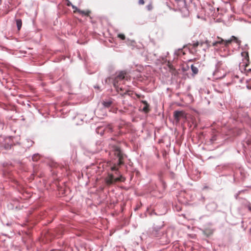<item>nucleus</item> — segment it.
<instances>
[{
	"label": "nucleus",
	"mask_w": 251,
	"mask_h": 251,
	"mask_svg": "<svg viewBox=\"0 0 251 251\" xmlns=\"http://www.w3.org/2000/svg\"><path fill=\"white\" fill-rule=\"evenodd\" d=\"M111 153L114 155V159L116 161L113 165L111 167V170L115 172V173L118 176L115 177L113 174H109L105 179L107 185H111L118 181H124L125 180V177L120 174L118 171L119 166L124 163V154L118 147H116Z\"/></svg>",
	"instance_id": "nucleus-1"
},
{
	"label": "nucleus",
	"mask_w": 251,
	"mask_h": 251,
	"mask_svg": "<svg viewBox=\"0 0 251 251\" xmlns=\"http://www.w3.org/2000/svg\"><path fill=\"white\" fill-rule=\"evenodd\" d=\"M126 72L125 71H121L116 74L115 76L107 78L105 81L106 83H109L111 82L114 87L117 89H120L122 90V87H120L121 82L126 77Z\"/></svg>",
	"instance_id": "nucleus-2"
},
{
	"label": "nucleus",
	"mask_w": 251,
	"mask_h": 251,
	"mask_svg": "<svg viewBox=\"0 0 251 251\" xmlns=\"http://www.w3.org/2000/svg\"><path fill=\"white\" fill-rule=\"evenodd\" d=\"M235 41V42L239 44V41L236 37L234 36H232L230 39L227 40H224L222 38L218 37V40L212 43L213 46H217L218 44H224L226 46H227L232 41Z\"/></svg>",
	"instance_id": "nucleus-3"
},
{
	"label": "nucleus",
	"mask_w": 251,
	"mask_h": 251,
	"mask_svg": "<svg viewBox=\"0 0 251 251\" xmlns=\"http://www.w3.org/2000/svg\"><path fill=\"white\" fill-rule=\"evenodd\" d=\"M192 49L194 50H196V49L199 46L201 47H203L202 50L204 52L206 51L207 49H208L210 46V42L206 40L205 42H201L199 43V42H197L196 43H194L192 45Z\"/></svg>",
	"instance_id": "nucleus-4"
},
{
	"label": "nucleus",
	"mask_w": 251,
	"mask_h": 251,
	"mask_svg": "<svg viewBox=\"0 0 251 251\" xmlns=\"http://www.w3.org/2000/svg\"><path fill=\"white\" fill-rule=\"evenodd\" d=\"M174 116L176 123H178L181 119L185 120L186 118V114L183 111H175Z\"/></svg>",
	"instance_id": "nucleus-5"
},
{
	"label": "nucleus",
	"mask_w": 251,
	"mask_h": 251,
	"mask_svg": "<svg viewBox=\"0 0 251 251\" xmlns=\"http://www.w3.org/2000/svg\"><path fill=\"white\" fill-rule=\"evenodd\" d=\"M143 104H144V106L142 108V111H144L145 113H147L149 111V105L148 104V102L145 100H143L142 101Z\"/></svg>",
	"instance_id": "nucleus-6"
},
{
	"label": "nucleus",
	"mask_w": 251,
	"mask_h": 251,
	"mask_svg": "<svg viewBox=\"0 0 251 251\" xmlns=\"http://www.w3.org/2000/svg\"><path fill=\"white\" fill-rule=\"evenodd\" d=\"M223 62L222 61H218L216 64V70L214 74L216 75L219 71L221 68L224 69L223 67Z\"/></svg>",
	"instance_id": "nucleus-7"
},
{
	"label": "nucleus",
	"mask_w": 251,
	"mask_h": 251,
	"mask_svg": "<svg viewBox=\"0 0 251 251\" xmlns=\"http://www.w3.org/2000/svg\"><path fill=\"white\" fill-rule=\"evenodd\" d=\"M72 7L74 9H75V10L77 11L79 13H81L84 15H88L89 12V11H82L79 9H78L75 6L72 5Z\"/></svg>",
	"instance_id": "nucleus-8"
},
{
	"label": "nucleus",
	"mask_w": 251,
	"mask_h": 251,
	"mask_svg": "<svg viewBox=\"0 0 251 251\" xmlns=\"http://www.w3.org/2000/svg\"><path fill=\"white\" fill-rule=\"evenodd\" d=\"M103 106L105 107H109L112 104V101L111 100L104 101L102 103Z\"/></svg>",
	"instance_id": "nucleus-9"
},
{
	"label": "nucleus",
	"mask_w": 251,
	"mask_h": 251,
	"mask_svg": "<svg viewBox=\"0 0 251 251\" xmlns=\"http://www.w3.org/2000/svg\"><path fill=\"white\" fill-rule=\"evenodd\" d=\"M192 71L194 74H197L198 73V69L194 65H192L191 66Z\"/></svg>",
	"instance_id": "nucleus-10"
},
{
	"label": "nucleus",
	"mask_w": 251,
	"mask_h": 251,
	"mask_svg": "<svg viewBox=\"0 0 251 251\" xmlns=\"http://www.w3.org/2000/svg\"><path fill=\"white\" fill-rule=\"evenodd\" d=\"M16 24H17V28H18V30H20L21 28L22 24L21 20L17 19L16 20Z\"/></svg>",
	"instance_id": "nucleus-11"
},
{
	"label": "nucleus",
	"mask_w": 251,
	"mask_h": 251,
	"mask_svg": "<svg viewBox=\"0 0 251 251\" xmlns=\"http://www.w3.org/2000/svg\"><path fill=\"white\" fill-rule=\"evenodd\" d=\"M105 130L108 132H112V126L111 125H108L106 128Z\"/></svg>",
	"instance_id": "nucleus-12"
},
{
	"label": "nucleus",
	"mask_w": 251,
	"mask_h": 251,
	"mask_svg": "<svg viewBox=\"0 0 251 251\" xmlns=\"http://www.w3.org/2000/svg\"><path fill=\"white\" fill-rule=\"evenodd\" d=\"M39 156L38 155V154H34L33 156H32V160L34 161H36L38 160V159H39Z\"/></svg>",
	"instance_id": "nucleus-13"
},
{
	"label": "nucleus",
	"mask_w": 251,
	"mask_h": 251,
	"mask_svg": "<svg viewBox=\"0 0 251 251\" xmlns=\"http://www.w3.org/2000/svg\"><path fill=\"white\" fill-rule=\"evenodd\" d=\"M118 37L121 39L122 40H125V36L123 34H119L118 35Z\"/></svg>",
	"instance_id": "nucleus-14"
},
{
	"label": "nucleus",
	"mask_w": 251,
	"mask_h": 251,
	"mask_svg": "<svg viewBox=\"0 0 251 251\" xmlns=\"http://www.w3.org/2000/svg\"><path fill=\"white\" fill-rule=\"evenodd\" d=\"M139 3L140 4H144V0H139Z\"/></svg>",
	"instance_id": "nucleus-15"
},
{
	"label": "nucleus",
	"mask_w": 251,
	"mask_h": 251,
	"mask_svg": "<svg viewBox=\"0 0 251 251\" xmlns=\"http://www.w3.org/2000/svg\"><path fill=\"white\" fill-rule=\"evenodd\" d=\"M72 5V4H71V3L70 1H69V2H68V3H67V5H68V6H70V5Z\"/></svg>",
	"instance_id": "nucleus-16"
},
{
	"label": "nucleus",
	"mask_w": 251,
	"mask_h": 251,
	"mask_svg": "<svg viewBox=\"0 0 251 251\" xmlns=\"http://www.w3.org/2000/svg\"><path fill=\"white\" fill-rule=\"evenodd\" d=\"M176 1H179L180 0H175Z\"/></svg>",
	"instance_id": "nucleus-17"
}]
</instances>
